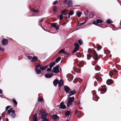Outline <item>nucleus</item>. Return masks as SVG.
<instances>
[{
    "mask_svg": "<svg viewBox=\"0 0 121 121\" xmlns=\"http://www.w3.org/2000/svg\"><path fill=\"white\" fill-rule=\"evenodd\" d=\"M74 100V97H70L69 99L68 100L67 102V106L68 107L73 102Z\"/></svg>",
    "mask_w": 121,
    "mask_h": 121,
    "instance_id": "1",
    "label": "nucleus"
},
{
    "mask_svg": "<svg viewBox=\"0 0 121 121\" xmlns=\"http://www.w3.org/2000/svg\"><path fill=\"white\" fill-rule=\"evenodd\" d=\"M40 113L42 114L41 118L42 119H44L46 118L47 114V113H45L44 110L41 111Z\"/></svg>",
    "mask_w": 121,
    "mask_h": 121,
    "instance_id": "2",
    "label": "nucleus"
},
{
    "mask_svg": "<svg viewBox=\"0 0 121 121\" xmlns=\"http://www.w3.org/2000/svg\"><path fill=\"white\" fill-rule=\"evenodd\" d=\"M91 53L93 54L94 55V56L93 57V59L97 60H98V55L96 53V52L94 51H92Z\"/></svg>",
    "mask_w": 121,
    "mask_h": 121,
    "instance_id": "3",
    "label": "nucleus"
},
{
    "mask_svg": "<svg viewBox=\"0 0 121 121\" xmlns=\"http://www.w3.org/2000/svg\"><path fill=\"white\" fill-rule=\"evenodd\" d=\"M52 71L55 73H57L59 72V65H57L56 67H54L52 70Z\"/></svg>",
    "mask_w": 121,
    "mask_h": 121,
    "instance_id": "4",
    "label": "nucleus"
},
{
    "mask_svg": "<svg viewBox=\"0 0 121 121\" xmlns=\"http://www.w3.org/2000/svg\"><path fill=\"white\" fill-rule=\"evenodd\" d=\"M2 44L3 45H6L8 43V42L7 39H4L2 41Z\"/></svg>",
    "mask_w": 121,
    "mask_h": 121,
    "instance_id": "5",
    "label": "nucleus"
},
{
    "mask_svg": "<svg viewBox=\"0 0 121 121\" xmlns=\"http://www.w3.org/2000/svg\"><path fill=\"white\" fill-rule=\"evenodd\" d=\"M113 83V82L111 79H108L106 81V83L108 85H110Z\"/></svg>",
    "mask_w": 121,
    "mask_h": 121,
    "instance_id": "6",
    "label": "nucleus"
},
{
    "mask_svg": "<svg viewBox=\"0 0 121 121\" xmlns=\"http://www.w3.org/2000/svg\"><path fill=\"white\" fill-rule=\"evenodd\" d=\"M60 108L61 109H64L66 108V106L65 104H64L63 102H61L60 104Z\"/></svg>",
    "mask_w": 121,
    "mask_h": 121,
    "instance_id": "7",
    "label": "nucleus"
},
{
    "mask_svg": "<svg viewBox=\"0 0 121 121\" xmlns=\"http://www.w3.org/2000/svg\"><path fill=\"white\" fill-rule=\"evenodd\" d=\"M37 113L35 114L33 117V121H37Z\"/></svg>",
    "mask_w": 121,
    "mask_h": 121,
    "instance_id": "8",
    "label": "nucleus"
},
{
    "mask_svg": "<svg viewBox=\"0 0 121 121\" xmlns=\"http://www.w3.org/2000/svg\"><path fill=\"white\" fill-rule=\"evenodd\" d=\"M95 78L96 79L99 81H100L102 80V78L101 76L99 75L98 74H97L95 75Z\"/></svg>",
    "mask_w": 121,
    "mask_h": 121,
    "instance_id": "9",
    "label": "nucleus"
},
{
    "mask_svg": "<svg viewBox=\"0 0 121 121\" xmlns=\"http://www.w3.org/2000/svg\"><path fill=\"white\" fill-rule=\"evenodd\" d=\"M62 53L64 54H65L67 55H69V52H66L63 49H61L58 52V53Z\"/></svg>",
    "mask_w": 121,
    "mask_h": 121,
    "instance_id": "10",
    "label": "nucleus"
},
{
    "mask_svg": "<svg viewBox=\"0 0 121 121\" xmlns=\"http://www.w3.org/2000/svg\"><path fill=\"white\" fill-rule=\"evenodd\" d=\"M67 1V2L68 4V6L69 7H70L71 6L72 4V0H67L65 1Z\"/></svg>",
    "mask_w": 121,
    "mask_h": 121,
    "instance_id": "11",
    "label": "nucleus"
},
{
    "mask_svg": "<svg viewBox=\"0 0 121 121\" xmlns=\"http://www.w3.org/2000/svg\"><path fill=\"white\" fill-rule=\"evenodd\" d=\"M64 90L67 93L69 91L71 90L70 88L68 86H64Z\"/></svg>",
    "mask_w": 121,
    "mask_h": 121,
    "instance_id": "12",
    "label": "nucleus"
},
{
    "mask_svg": "<svg viewBox=\"0 0 121 121\" xmlns=\"http://www.w3.org/2000/svg\"><path fill=\"white\" fill-rule=\"evenodd\" d=\"M115 71L117 73L118 72V71L116 70H111L110 71V72L109 73V75L110 76H112L114 75V72Z\"/></svg>",
    "mask_w": 121,
    "mask_h": 121,
    "instance_id": "13",
    "label": "nucleus"
},
{
    "mask_svg": "<svg viewBox=\"0 0 121 121\" xmlns=\"http://www.w3.org/2000/svg\"><path fill=\"white\" fill-rule=\"evenodd\" d=\"M63 80H61L60 81L58 82V84L59 86L60 87L63 84Z\"/></svg>",
    "mask_w": 121,
    "mask_h": 121,
    "instance_id": "14",
    "label": "nucleus"
},
{
    "mask_svg": "<svg viewBox=\"0 0 121 121\" xmlns=\"http://www.w3.org/2000/svg\"><path fill=\"white\" fill-rule=\"evenodd\" d=\"M53 75L52 73L47 74H45V77H46L47 78H51Z\"/></svg>",
    "mask_w": 121,
    "mask_h": 121,
    "instance_id": "15",
    "label": "nucleus"
},
{
    "mask_svg": "<svg viewBox=\"0 0 121 121\" xmlns=\"http://www.w3.org/2000/svg\"><path fill=\"white\" fill-rule=\"evenodd\" d=\"M92 92L93 93V98H96L97 99L96 100H95V101H98V99H99V97L97 96H96V95H95V94H96V92L95 91H92Z\"/></svg>",
    "mask_w": 121,
    "mask_h": 121,
    "instance_id": "16",
    "label": "nucleus"
},
{
    "mask_svg": "<svg viewBox=\"0 0 121 121\" xmlns=\"http://www.w3.org/2000/svg\"><path fill=\"white\" fill-rule=\"evenodd\" d=\"M76 91L73 90L71 91L70 92L69 95L70 96L73 95H74L76 92Z\"/></svg>",
    "mask_w": 121,
    "mask_h": 121,
    "instance_id": "17",
    "label": "nucleus"
},
{
    "mask_svg": "<svg viewBox=\"0 0 121 121\" xmlns=\"http://www.w3.org/2000/svg\"><path fill=\"white\" fill-rule=\"evenodd\" d=\"M38 59V58L37 57L35 56H34L32 59L31 62H34L37 61Z\"/></svg>",
    "mask_w": 121,
    "mask_h": 121,
    "instance_id": "18",
    "label": "nucleus"
},
{
    "mask_svg": "<svg viewBox=\"0 0 121 121\" xmlns=\"http://www.w3.org/2000/svg\"><path fill=\"white\" fill-rule=\"evenodd\" d=\"M58 116L57 115L55 114L52 116V118L53 120H55L57 119L58 118Z\"/></svg>",
    "mask_w": 121,
    "mask_h": 121,
    "instance_id": "19",
    "label": "nucleus"
},
{
    "mask_svg": "<svg viewBox=\"0 0 121 121\" xmlns=\"http://www.w3.org/2000/svg\"><path fill=\"white\" fill-rule=\"evenodd\" d=\"M100 69V67L98 65H96L95 67V69L96 70L99 71Z\"/></svg>",
    "mask_w": 121,
    "mask_h": 121,
    "instance_id": "20",
    "label": "nucleus"
},
{
    "mask_svg": "<svg viewBox=\"0 0 121 121\" xmlns=\"http://www.w3.org/2000/svg\"><path fill=\"white\" fill-rule=\"evenodd\" d=\"M106 89L105 88H101L100 89V90L102 92V94L106 92Z\"/></svg>",
    "mask_w": 121,
    "mask_h": 121,
    "instance_id": "21",
    "label": "nucleus"
},
{
    "mask_svg": "<svg viewBox=\"0 0 121 121\" xmlns=\"http://www.w3.org/2000/svg\"><path fill=\"white\" fill-rule=\"evenodd\" d=\"M58 80L57 79H56L54 80L53 82V84L55 86H56V85L58 83Z\"/></svg>",
    "mask_w": 121,
    "mask_h": 121,
    "instance_id": "22",
    "label": "nucleus"
},
{
    "mask_svg": "<svg viewBox=\"0 0 121 121\" xmlns=\"http://www.w3.org/2000/svg\"><path fill=\"white\" fill-rule=\"evenodd\" d=\"M35 70L37 74H39L41 73V71L39 69H36V68H35Z\"/></svg>",
    "mask_w": 121,
    "mask_h": 121,
    "instance_id": "23",
    "label": "nucleus"
},
{
    "mask_svg": "<svg viewBox=\"0 0 121 121\" xmlns=\"http://www.w3.org/2000/svg\"><path fill=\"white\" fill-rule=\"evenodd\" d=\"M70 112L69 111H66L65 113V115L66 117H69V115H70Z\"/></svg>",
    "mask_w": 121,
    "mask_h": 121,
    "instance_id": "24",
    "label": "nucleus"
},
{
    "mask_svg": "<svg viewBox=\"0 0 121 121\" xmlns=\"http://www.w3.org/2000/svg\"><path fill=\"white\" fill-rule=\"evenodd\" d=\"M67 11V9H64L62 10L60 12L61 14H62L63 15H65V13Z\"/></svg>",
    "mask_w": 121,
    "mask_h": 121,
    "instance_id": "25",
    "label": "nucleus"
},
{
    "mask_svg": "<svg viewBox=\"0 0 121 121\" xmlns=\"http://www.w3.org/2000/svg\"><path fill=\"white\" fill-rule=\"evenodd\" d=\"M57 7L56 6H54L53 8V11L54 13H55L56 11Z\"/></svg>",
    "mask_w": 121,
    "mask_h": 121,
    "instance_id": "26",
    "label": "nucleus"
},
{
    "mask_svg": "<svg viewBox=\"0 0 121 121\" xmlns=\"http://www.w3.org/2000/svg\"><path fill=\"white\" fill-rule=\"evenodd\" d=\"M84 65V64L82 62H81L79 63V67H82Z\"/></svg>",
    "mask_w": 121,
    "mask_h": 121,
    "instance_id": "27",
    "label": "nucleus"
},
{
    "mask_svg": "<svg viewBox=\"0 0 121 121\" xmlns=\"http://www.w3.org/2000/svg\"><path fill=\"white\" fill-rule=\"evenodd\" d=\"M96 22L98 23H101L103 21L101 20L97 19L96 20Z\"/></svg>",
    "mask_w": 121,
    "mask_h": 121,
    "instance_id": "28",
    "label": "nucleus"
},
{
    "mask_svg": "<svg viewBox=\"0 0 121 121\" xmlns=\"http://www.w3.org/2000/svg\"><path fill=\"white\" fill-rule=\"evenodd\" d=\"M55 64V62L52 63L49 65V67L52 68Z\"/></svg>",
    "mask_w": 121,
    "mask_h": 121,
    "instance_id": "29",
    "label": "nucleus"
},
{
    "mask_svg": "<svg viewBox=\"0 0 121 121\" xmlns=\"http://www.w3.org/2000/svg\"><path fill=\"white\" fill-rule=\"evenodd\" d=\"M78 43H79L80 45H81L83 43V42L82 40L81 39H80L78 40Z\"/></svg>",
    "mask_w": 121,
    "mask_h": 121,
    "instance_id": "30",
    "label": "nucleus"
},
{
    "mask_svg": "<svg viewBox=\"0 0 121 121\" xmlns=\"http://www.w3.org/2000/svg\"><path fill=\"white\" fill-rule=\"evenodd\" d=\"M51 26L54 27L55 28L56 27V24L55 23H52L51 24Z\"/></svg>",
    "mask_w": 121,
    "mask_h": 121,
    "instance_id": "31",
    "label": "nucleus"
},
{
    "mask_svg": "<svg viewBox=\"0 0 121 121\" xmlns=\"http://www.w3.org/2000/svg\"><path fill=\"white\" fill-rule=\"evenodd\" d=\"M79 48H77L75 47V48L74 49L73 51V53H74L77 52Z\"/></svg>",
    "mask_w": 121,
    "mask_h": 121,
    "instance_id": "32",
    "label": "nucleus"
},
{
    "mask_svg": "<svg viewBox=\"0 0 121 121\" xmlns=\"http://www.w3.org/2000/svg\"><path fill=\"white\" fill-rule=\"evenodd\" d=\"M61 57H59L57 58L56 59V63L58 62L60 60Z\"/></svg>",
    "mask_w": 121,
    "mask_h": 121,
    "instance_id": "33",
    "label": "nucleus"
},
{
    "mask_svg": "<svg viewBox=\"0 0 121 121\" xmlns=\"http://www.w3.org/2000/svg\"><path fill=\"white\" fill-rule=\"evenodd\" d=\"M77 14L78 17H80L81 15V12L80 11L78 12L77 13Z\"/></svg>",
    "mask_w": 121,
    "mask_h": 121,
    "instance_id": "34",
    "label": "nucleus"
},
{
    "mask_svg": "<svg viewBox=\"0 0 121 121\" xmlns=\"http://www.w3.org/2000/svg\"><path fill=\"white\" fill-rule=\"evenodd\" d=\"M74 12L73 11L71 10L69 13L68 14L69 15H72L74 14Z\"/></svg>",
    "mask_w": 121,
    "mask_h": 121,
    "instance_id": "35",
    "label": "nucleus"
},
{
    "mask_svg": "<svg viewBox=\"0 0 121 121\" xmlns=\"http://www.w3.org/2000/svg\"><path fill=\"white\" fill-rule=\"evenodd\" d=\"M74 46L75 48H79V44L78 43H74Z\"/></svg>",
    "mask_w": 121,
    "mask_h": 121,
    "instance_id": "36",
    "label": "nucleus"
},
{
    "mask_svg": "<svg viewBox=\"0 0 121 121\" xmlns=\"http://www.w3.org/2000/svg\"><path fill=\"white\" fill-rule=\"evenodd\" d=\"M43 101V98H39L38 99V101L39 102H42Z\"/></svg>",
    "mask_w": 121,
    "mask_h": 121,
    "instance_id": "37",
    "label": "nucleus"
},
{
    "mask_svg": "<svg viewBox=\"0 0 121 121\" xmlns=\"http://www.w3.org/2000/svg\"><path fill=\"white\" fill-rule=\"evenodd\" d=\"M12 108H11L9 109L8 111V114H10L12 111Z\"/></svg>",
    "mask_w": 121,
    "mask_h": 121,
    "instance_id": "38",
    "label": "nucleus"
},
{
    "mask_svg": "<svg viewBox=\"0 0 121 121\" xmlns=\"http://www.w3.org/2000/svg\"><path fill=\"white\" fill-rule=\"evenodd\" d=\"M11 116L13 118H14L15 117L16 115L15 113H11Z\"/></svg>",
    "mask_w": 121,
    "mask_h": 121,
    "instance_id": "39",
    "label": "nucleus"
},
{
    "mask_svg": "<svg viewBox=\"0 0 121 121\" xmlns=\"http://www.w3.org/2000/svg\"><path fill=\"white\" fill-rule=\"evenodd\" d=\"M102 48L101 46H100L97 45V48L98 50H99Z\"/></svg>",
    "mask_w": 121,
    "mask_h": 121,
    "instance_id": "40",
    "label": "nucleus"
},
{
    "mask_svg": "<svg viewBox=\"0 0 121 121\" xmlns=\"http://www.w3.org/2000/svg\"><path fill=\"white\" fill-rule=\"evenodd\" d=\"M107 22L108 24H110L112 23V22L111 20L108 19L107 20Z\"/></svg>",
    "mask_w": 121,
    "mask_h": 121,
    "instance_id": "41",
    "label": "nucleus"
},
{
    "mask_svg": "<svg viewBox=\"0 0 121 121\" xmlns=\"http://www.w3.org/2000/svg\"><path fill=\"white\" fill-rule=\"evenodd\" d=\"M91 57V55L89 54L87 55V59L88 60H89Z\"/></svg>",
    "mask_w": 121,
    "mask_h": 121,
    "instance_id": "42",
    "label": "nucleus"
},
{
    "mask_svg": "<svg viewBox=\"0 0 121 121\" xmlns=\"http://www.w3.org/2000/svg\"><path fill=\"white\" fill-rule=\"evenodd\" d=\"M13 102L15 104V105H17V103L16 101L14 99H12Z\"/></svg>",
    "mask_w": 121,
    "mask_h": 121,
    "instance_id": "43",
    "label": "nucleus"
},
{
    "mask_svg": "<svg viewBox=\"0 0 121 121\" xmlns=\"http://www.w3.org/2000/svg\"><path fill=\"white\" fill-rule=\"evenodd\" d=\"M60 17L59 19L60 20H61L63 18V16L62 14H60V15L59 16Z\"/></svg>",
    "mask_w": 121,
    "mask_h": 121,
    "instance_id": "44",
    "label": "nucleus"
},
{
    "mask_svg": "<svg viewBox=\"0 0 121 121\" xmlns=\"http://www.w3.org/2000/svg\"><path fill=\"white\" fill-rule=\"evenodd\" d=\"M40 69L42 70H43L45 69L44 67L42 66H40Z\"/></svg>",
    "mask_w": 121,
    "mask_h": 121,
    "instance_id": "45",
    "label": "nucleus"
},
{
    "mask_svg": "<svg viewBox=\"0 0 121 121\" xmlns=\"http://www.w3.org/2000/svg\"><path fill=\"white\" fill-rule=\"evenodd\" d=\"M104 52H105L106 53H108L109 54L110 53V51L108 50H105Z\"/></svg>",
    "mask_w": 121,
    "mask_h": 121,
    "instance_id": "46",
    "label": "nucleus"
},
{
    "mask_svg": "<svg viewBox=\"0 0 121 121\" xmlns=\"http://www.w3.org/2000/svg\"><path fill=\"white\" fill-rule=\"evenodd\" d=\"M51 69H52V68L50 67L49 68H48L47 69V71L49 72V71H50L51 70Z\"/></svg>",
    "mask_w": 121,
    "mask_h": 121,
    "instance_id": "47",
    "label": "nucleus"
},
{
    "mask_svg": "<svg viewBox=\"0 0 121 121\" xmlns=\"http://www.w3.org/2000/svg\"><path fill=\"white\" fill-rule=\"evenodd\" d=\"M92 23L95 25H97V23L96 22V21H94L92 22Z\"/></svg>",
    "mask_w": 121,
    "mask_h": 121,
    "instance_id": "48",
    "label": "nucleus"
},
{
    "mask_svg": "<svg viewBox=\"0 0 121 121\" xmlns=\"http://www.w3.org/2000/svg\"><path fill=\"white\" fill-rule=\"evenodd\" d=\"M81 111L78 112L77 110H76V113L77 114H81Z\"/></svg>",
    "mask_w": 121,
    "mask_h": 121,
    "instance_id": "49",
    "label": "nucleus"
},
{
    "mask_svg": "<svg viewBox=\"0 0 121 121\" xmlns=\"http://www.w3.org/2000/svg\"><path fill=\"white\" fill-rule=\"evenodd\" d=\"M96 61H94L92 63V65H94L96 63Z\"/></svg>",
    "mask_w": 121,
    "mask_h": 121,
    "instance_id": "50",
    "label": "nucleus"
},
{
    "mask_svg": "<svg viewBox=\"0 0 121 121\" xmlns=\"http://www.w3.org/2000/svg\"><path fill=\"white\" fill-rule=\"evenodd\" d=\"M10 107V106H7L6 108V111H7L9 108Z\"/></svg>",
    "mask_w": 121,
    "mask_h": 121,
    "instance_id": "51",
    "label": "nucleus"
},
{
    "mask_svg": "<svg viewBox=\"0 0 121 121\" xmlns=\"http://www.w3.org/2000/svg\"><path fill=\"white\" fill-rule=\"evenodd\" d=\"M40 65V64H39L36 66L35 68H36L37 69L38 68Z\"/></svg>",
    "mask_w": 121,
    "mask_h": 121,
    "instance_id": "52",
    "label": "nucleus"
},
{
    "mask_svg": "<svg viewBox=\"0 0 121 121\" xmlns=\"http://www.w3.org/2000/svg\"><path fill=\"white\" fill-rule=\"evenodd\" d=\"M28 57L29 60H30L31 59H32V57L31 56H28Z\"/></svg>",
    "mask_w": 121,
    "mask_h": 121,
    "instance_id": "53",
    "label": "nucleus"
},
{
    "mask_svg": "<svg viewBox=\"0 0 121 121\" xmlns=\"http://www.w3.org/2000/svg\"><path fill=\"white\" fill-rule=\"evenodd\" d=\"M43 121H48V120L47 118H45L44 119Z\"/></svg>",
    "mask_w": 121,
    "mask_h": 121,
    "instance_id": "54",
    "label": "nucleus"
},
{
    "mask_svg": "<svg viewBox=\"0 0 121 121\" xmlns=\"http://www.w3.org/2000/svg\"><path fill=\"white\" fill-rule=\"evenodd\" d=\"M35 10L33 9H31V11L33 12H35Z\"/></svg>",
    "mask_w": 121,
    "mask_h": 121,
    "instance_id": "55",
    "label": "nucleus"
},
{
    "mask_svg": "<svg viewBox=\"0 0 121 121\" xmlns=\"http://www.w3.org/2000/svg\"><path fill=\"white\" fill-rule=\"evenodd\" d=\"M0 50L2 51H4V49L3 48H2L0 47Z\"/></svg>",
    "mask_w": 121,
    "mask_h": 121,
    "instance_id": "56",
    "label": "nucleus"
},
{
    "mask_svg": "<svg viewBox=\"0 0 121 121\" xmlns=\"http://www.w3.org/2000/svg\"><path fill=\"white\" fill-rule=\"evenodd\" d=\"M55 28L56 29V30H58L59 29V27L58 26H56V27H55Z\"/></svg>",
    "mask_w": 121,
    "mask_h": 121,
    "instance_id": "57",
    "label": "nucleus"
},
{
    "mask_svg": "<svg viewBox=\"0 0 121 121\" xmlns=\"http://www.w3.org/2000/svg\"><path fill=\"white\" fill-rule=\"evenodd\" d=\"M57 0H56L54 2V4H55L57 3Z\"/></svg>",
    "mask_w": 121,
    "mask_h": 121,
    "instance_id": "58",
    "label": "nucleus"
},
{
    "mask_svg": "<svg viewBox=\"0 0 121 121\" xmlns=\"http://www.w3.org/2000/svg\"><path fill=\"white\" fill-rule=\"evenodd\" d=\"M11 112H12V113H15V111L14 110H12V111H11Z\"/></svg>",
    "mask_w": 121,
    "mask_h": 121,
    "instance_id": "59",
    "label": "nucleus"
},
{
    "mask_svg": "<svg viewBox=\"0 0 121 121\" xmlns=\"http://www.w3.org/2000/svg\"><path fill=\"white\" fill-rule=\"evenodd\" d=\"M85 22H86L85 21V22H82V23H80V25H83L85 23Z\"/></svg>",
    "mask_w": 121,
    "mask_h": 121,
    "instance_id": "60",
    "label": "nucleus"
},
{
    "mask_svg": "<svg viewBox=\"0 0 121 121\" xmlns=\"http://www.w3.org/2000/svg\"><path fill=\"white\" fill-rule=\"evenodd\" d=\"M43 18H42L39 21V22H41L43 21Z\"/></svg>",
    "mask_w": 121,
    "mask_h": 121,
    "instance_id": "61",
    "label": "nucleus"
},
{
    "mask_svg": "<svg viewBox=\"0 0 121 121\" xmlns=\"http://www.w3.org/2000/svg\"><path fill=\"white\" fill-rule=\"evenodd\" d=\"M39 12V11L38 10H35V13H37V12Z\"/></svg>",
    "mask_w": 121,
    "mask_h": 121,
    "instance_id": "62",
    "label": "nucleus"
},
{
    "mask_svg": "<svg viewBox=\"0 0 121 121\" xmlns=\"http://www.w3.org/2000/svg\"><path fill=\"white\" fill-rule=\"evenodd\" d=\"M48 66V65H46L44 67V69H45Z\"/></svg>",
    "mask_w": 121,
    "mask_h": 121,
    "instance_id": "63",
    "label": "nucleus"
},
{
    "mask_svg": "<svg viewBox=\"0 0 121 121\" xmlns=\"http://www.w3.org/2000/svg\"><path fill=\"white\" fill-rule=\"evenodd\" d=\"M0 96L2 98H4V96L2 95H0Z\"/></svg>",
    "mask_w": 121,
    "mask_h": 121,
    "instance_id": "64",
    "label": "nucleus"
}]
</instances>
